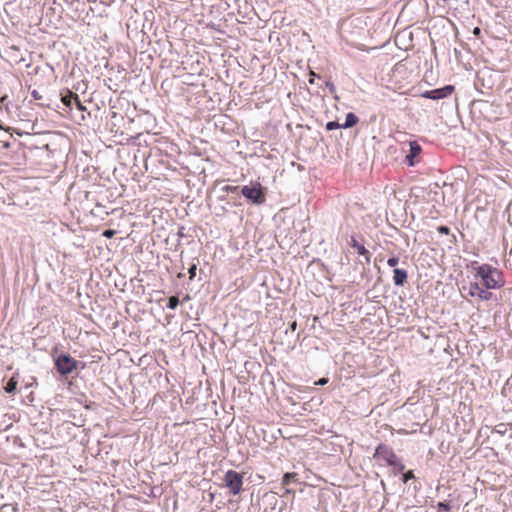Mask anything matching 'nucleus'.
<instances>
[{"label": "nucleus", "mask_w": 512, "mask_h": 512, "mask_svg": "<svg viewBox=\"0 0 512 512\" xmlns=\"http://www.w3.org/2000/svg\"><path fill=\"white\" fill-rule=\"evenodd\" d=\"M350 245L357 250L359 255L364 256L367 262H370V252L362 244H359L354 237H352Z\"/></svg>", "instance_id": "9b49d317"}, {"label": "nucleus", "mask_w": 512, "mask_h": 512, "mask_svg": "<svg viewBox=\"0 0 512 512\" xmlns=\"http://www.w3.org/2000/svg\"><path fill=\"white\" fill-rule=\"evenodd\" d=\"M453 85H445L441 88L427 90L421 94V97L431 99V100H440L450 96L454 92Z\"/></svg>", "instance_id": "0eeeda50"}, {"label": "nucleus", "mask_w": 512, "mask_h": 512, "mask_svg": "<svg viewBox=\"0 0 512 512\" xmlns=\"http://www.w3.org/2000/svg\"><path fill=\"white\" fill-rule=\"evenodd\" d=\"M74 107L80 111V112H85L87 109L86 107L83 105V103L81 102L80 98H79V95H77V98L74 102ZM85 120V115L83 113H81L80 115V121H84Z\"/></svg>", "instance_id": "2eb2a0df"}, {"label": "nucleus", "mask_w": 512, "mask_h": 512, "mask_svg": "<svg viewBox=\"0 0 512 512\" xmlns=\"http://www.w3.org/2000/svg\"><path fill=\"white\" fill-rule=\"evenodd\" d=\"M196 270H197V265L196 264H193L189 270H188V273H189V279L190 280H193L196 276Z\"/></svg>", "instance_id": "aec40b11"}, {"label": "nucleus", "mask_w": 512, "mask_h": 512, "mask_svg": "<svg viewBox=\"0 0 512 512\" xmlns=\"http://www.w3.org/2000/svg\"><path fill=\"white\" fill-rule=\"evenodd\" d=\"M310 78L308 80L309 84H314L315 83V78H320L319 75H317L315 72H310Z\"/></svg>", "instance_id": "393cba45"}, {"label": "nucleus", "mask_w": 512, "mask_h": 512, "mask_svg": "<svg viewBox=\"0 0 512 512\" xmlns=\"http://www.w3.org/2000/svg\"><path fill=\"white\" fill-rule=\"evenodd\" d=\"M476 277L482 281V285L487 289H498L504 285L501 271L489 264H482L474 268Z\"/></svg>", "instance_id": "f257e3e1"}, {"label": "nucleus", "mask_w": 512, "mask_h": 512, "mask_svg": "<svg viewBox=\"0 0 512 512\" xmlns=\"http://www.w3.org/2000/svg\"><path fill=\"white\" fill-rule=\"evenodd\" d=\"M401 152L405 153L404 160H414L422 152V147L417 141H407L399 145Z\"/></svg>", "instance_id": "423d86ee"}, {"label": "nucleus", "mask_w": 512, "mask_h": 512, "mask_svg": "<svg viewBox=\"0 0 512 512\" xmlns=\"http://www.w3.org/2000/svg\"><path fill=\"white\" fill-rule=\"evenodd\" d=\"M78 362L69 354H61L55 360V366L57 371L61 375L70 374L77 368Z\"/></svg>", "instance_id": "39448f33"}, {"label": "nucleus", "mask_w": 512, "mask_h": 512, "mask_svg": "<svg viewBox=\"0 0 512 512\" xmlns=\"http://www.w3.org/2000/svg\"><path fill=\"white\" fill-rule=\"evenodd\" d=\"M296 477H297V474L296 473H285L283 475V478H282V484L284 486H287L290 484V482L293 480V481H296Z\"/></svg>", "instance_id": "dca6fc26"}, {"label": "nucleus", "mask_w": 512, "mask_h": 512, "mask_svg": "<svg viewBox=\"0 0 512 512\" xmlns=\"http://www.w3.org/2000/svg\"><path fill=\"white\" fill-rule=\"evenodd\" d=\"M374 457L385 461L389 466H394L399 471H403L405 468L404 464L398 459L393 449L385 444L377 446Z\"/></svg>", "instance_id": "f03ea898"}, {"label": "nucleus", "mask_w": 512, "mask_h": 512, "mask_svg": "<svg viewBox=\"0 0 512 512\" xmlns=\"http://www.w3.org/2000/svg\"><path fill=\"white\" fill-rule=\"evenodd\" d=\"M339 128H343V127H342V124H340L337 121H329L326 124V129L328 131H332V130L339 129Z\"/></svg>", "instance_id": "a211bd4d"}, {"label": "nucleus", "mask_w": 512, "mask_h": 512, "mask_svg": "<svg viewBox=\"0 0 512 512\" xmlns=\"http://www.w3.org/2000/svg\"><path fill=\"white\" fill-rule=\"evenodd\" d=\"M77 95L78 94H76V93H74V92H72L70 90H66L64 93H61V102L67 108L72 110L74 108V102H75V100L77 98Z\"/></svg>", "instance_id": "1a4fd4ad"}, {"label": "nucleus", "mask_w": 512, "mask_h": 512, "mask_svg": "<svg viewBox=\"0 0 512 512\" xmlns=\"http://www.w3.org/2000/svg\"><path fill=\"white\" fill-rule=\"evenodd\" d=\"M102 235L106 238H112L116 235V231L112 229L105 230Z\"/></svg>", "instance_id": "4be33fe9"}, {"label": "nucleus", "mask_w": 512, "mask_h": 512, "mask_svg": "<svg viewBox=\"0 0 512 512\" xmlns=\"http://www.w3.org/2000/svg\"><path fill=\"white\" fill-rule=\"evenodd\" d=\"M397 150H398V146H390L388 148V151H390V152H397Z\"/></svg>", "instance_id": "c756f323"}, {"label": "nucleus", "mask_w": 512, "mask_h": 512, "mask_svg": "<svg viewBox=\"0 0 512 512\" xmlns=\"http://www.w3.org/2000/svg\"><path fill=\"white\" fill-rule=\"evenodd\" d=\"M325 85L331 93H334L336 91L335 85L332 82L325 81Z\"/></svg>", "instance_id": "a878e982"}, {"label": "nucleus", "mask_w": 512, "mask_h": 512, "mask_svg": "<svg viewBox=\"0 0 512 512\" xmlns=\"http://www.w3.org/2000/svg\"><path fill=\"white\" fill-rule=\"evenodd\" d=\"M393 281L396 286H403L407 281V271L404 269L395 268L393 271Z\"/></svg>", "instance_id": "9d476101"}, {"label": "nucleus", "mask_w": 512, "mask_h": 512, "mask_svg": "<svg viewBox=\"0 0 512 512\" xmlns=\"http://www.w3.org/2000/svg\"><path fill=\"white\" fill-rule=\"evenodd\" d=\"M31 96L34 100H41L42 99V95L37 91V90H33L31 92Z\"/></svg>", "instance_id": "bb28decb"}, {"label": "nucleus", "mask_w": 512, "mask_h": 512, "mask_svg": "<svg viewBox=\"0 0 512 512\" xmlns=\"http://www.w3.org/2000/svg\"><path fill=\"white\" fill-rule=\"evenodd\" d=\"M473 33H474L475 35H479V34L481 33V29H480L479 27H475V28L473 29Z\"/></svg>", "instance_id": "7c9ffc66"}, {"label": "nucleus", "mask_w": 512, "mask_h": 512, "mask_svg": "<svg viewBox=\"0 0 512 512\" xmlns=\"http://www.w3.org/2000/svg\"><path fill=\"white\" fill-rule=\"evenodd\" d=\"M102 193L107 198L108 202L113 203L115 200L121 196L120 193H117L116 187H108L102 191Z\"/></svg>", "instance_id": "ddd939ff"}, {"label": "nucleus", "mask_w": 512, "mask_h": 512, "mask_svg": "<svg viewBox=\"0 0 512 512\" xmlns=\"http://www.w3.org/2000/svg\"><path fill=\"white\" fill-rule=\"evenodd\" d=\"M468 293L471 297H477L481 300H489L492 296L491 292L480 287L478 283H470Z\"/></svg>", "instance_id": "6e6552de"}, {"label": "nucleus", "mask_w": 512, "mask_h": 512, "mask_svg": "<svg viewBox=\"0 0 512 512\" xmlns=\"http://www.w3.org/2000/svg\"><path fill=\"white\" fill-rule=\"evenodd\" d=\"M243 196L255 204L265 202V194L259 183L245 185L241 190Z\"/></svg>", "instance_id": "20e7f679"}, {"label": "nucleus", "mask_w": 512, "mask_h": 512, "mask_svg": "<svg viewBox=\"0 0 512 512\" xmlns=\"http://www.w3.org/2000/svg\"><path fill=\"white\" fill-rule=\"evenodd\" d=\"M414 478V473L412 470L407 471L403 474V482L407 483L409 480Z\"/></svg>", "instance_id": "412c9836"}, {"label": "nucleus", "mask_w": 512, "mask_h": 512, "mask_svg": "<svg viewBox=\"0 0 512 512\" xmlns=\"http://www.w3.org/2000/svg\"><path fill=\"white\" fill-rule=\"evenodd\" d=\"M437 231L440 233V234H445V235H448L450 233V229L447 227V226H439L437 228Z\"/></svg>", "instance_id": "b1692460"}, {"label": "nucleus", "mask_w": 512, "mask_h": 512, "mask_svg": "<svg viewBox=\"0 0 512 512\" xmlns=\"http://www.w3.org/2000/svg\"><path fill=\"white\" fill-rule=\"evenodd\" d=\"M17 384H18V380H17V377L14 375L7 382V384L4 388L5 392L9 393V394L13 393L17 388Z\"/></svg>", "instance_id": "4468645a"}, {"label": "nucleus", "mask_w": 512, "mask_h": 512, "mask_svg": "<svg viewBox=\"0 0 512 512\" xmlns=\"http://www.w3.org/2000/svg\"><path fill=\"white\" fill-rule=\"evenodd\" d=\"M450 510V505L446 502H439L437 505V512H448Z\"/></svg>", "instance_id": "6ab92c4d"}, {"label": "nucleus", "mask_w": 512, "mask_h": 512, "mask_svg": "<svg viewBox=\"0 0 512 512\" xmlns=\"http://www.w3.org/2000/svg\"><path fill=\"white\" fill-rule=\"evenodd\" d=\"M225 486L232 495H238L242 490L243 475L234 470H228L223 478Z\"/></svg>", "instance_id": "7ed1b4c3"}, {"label": "nucleus", "mask_w": 512, "mask_h": 512, "mask_svg": "<svg viewBox=\"0 0 512 512\" xmlns=\"http://www.w3.org/2000/svg\"><path fill=\"white\" fill-rule=\"evenodd\" d=\"M238 189L237 186H225L224 190L227 192H235Z\"/></svg>", "instance_id": "cd10ccee"}, {"label": "nucleus", "mask_w": 512, "mask_h": 512, "mask_svg": "<svg viewBox=\"0 0 512 512\" xmlns=\"http://www.w3.org/2000/svg\"><path fill=\"white\" fill-rule=\"evenodd\" d=\"M399 263V259L397 257H391L388 259L387 264L390 267H395Z\"/></svg>", "instance_id": "5701e85b"}, {"label": "nucleus", "mask_w": 512, "mask_h": 512, "mask_svg": "<svg viewBox=\"0 0 512 512\" xmlns=\"http://www.w3.org/2000/svg\"><path fill=\"white\" fill-rule=\"evenodd\" d=\"M358 121H359L358 116L353 112H349L346 114L345 122L342 124V127L343 128H352L358 123Z\"/></svg>", "instance_id": "f8f14e48"}, {"label": "nucleus", "mask_w": 512, "mask_h": 512, "mask_svg": "<svg viewBox=\"0 0 512 512\" xmlns=\"http://www.w3.org/2000/svg\"><path fill=\"white\" fill-rule=\"evenodd\" d=\"M328 383V378H321L315 384L316 385H325Z\"/></svg>", "instance_id": "c85d7f7f"}, {"label": "nucleus", "mask_w": 512, "mask_h": 512, "mask_svg": "<svg viewBox=\"0 0 512 512\" xmlns=\"http://www.w3.org/2000/svg\"><path fill=\"white\" fill-rule=\"evenodd\" d=\"M40 105H41V106H49V104H48V103H41Z\"/></svg>", "instance_id": "473e14b6"}, {"label": "nucleus", "mask_w": 512, "mask_h": 512, "mask_svg": "<svg viewBox=\"0 0 512 512\" xmlns=\"http://www.w3.org/2000/svg\"><path fill=\"white\" fill-rule=\"evenodd\" d=\"M292 491L290 489H286V493H291Z\"/></svg>", "instance_id": "f704fd0d"}, {"label": "nucleus", "mask_w": 512, "mask_h": 512, "mask_svg": "<svg viewBox=\"0 0 512 512\" xmlns=\"http://www.w3.org/2000/svg\"><path fill=\"white\" fill-rule=\"evenodd\" d=\"M290 328H291V330H292V331H295V330H296V328H297V323H296V321H294V322L290 325Z\"/></svg>", "instance_id": "2f4dec72"}, {"label": "nucleus", "mask_w": 512, "mask_h": 512, "mask_svg": "<svg viewBox=\"0 0 512 512\" xmlns=\"http://www.w3.org/2000/svg\"><path fill=\"white\" fill-rule=\"evenodd\" d=\"M410 166H413L415 164L414 161L409 162Z\"/></svg>", "instance_id": "72a5a7b5"}, {"label": "nucleus", "mask_w": 512, "mask_h": 512, "mask_svg": "<svg viewBox=\"0 0 512 512\" xmlns=\"http://www.w3.org/2000/svg\"><path fill=\"white\" fill-rule=\"evenodd\" d=\"M179 305V299L176 296H171L168 300L167 307L169 309H175Z\"/></svg>", "instance_id": "f3484780"}]
</instances>
